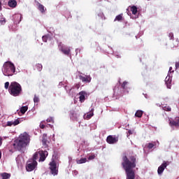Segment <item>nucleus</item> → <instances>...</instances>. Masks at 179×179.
<instances>
[{
  "instance_id": "f257e3e1",
  "label": "nucleus",
  "mask_w": 179,
  "mask_h": 179,
  "mask_svg": "<svg viewBox=\"0 0 179 179\" xmlns=\"http://www.w3.org/2000/svg\"><path fill=\"white\" fill-rule=\"evenodd\" d=\"M122 159V165L126 173V179H135V171L134 169L136 167V157L131 156L128 158L127 156H124Z\"/></svg>"
},
{
  "instance_id": "f03ea898",
  "label": "nucleus",
  "mask_w": 179,
  "mask_h": 179,
  "mask_svg": "<svg viewBox=\"0 0 179 179\" xmlns=\"http://www.w3.org/2000/svg\"><path fill=\"white\" fill-rule=\"evenodd\" d=\"M48 156V152L45 150H39L34 154L33 159L29 160L26 165L27 171H33L37 167V160L39 157V162H44Z\"/></svg>"
},
{
  "instance_id": "7ed1b4c3",
  "label": "nucleus",
  "mask_w": 179,
  "mask_h": 179,
  "mask_svg": "<svg viewBox=\"0 0 179 179\" xmlns=\"http://www.w3.org/2000/svg\"><path fill=\"white\" fill-rule=\"evenodd\" d=\"M29 143H30V136L27 133L25 132L21 134L18 139L14 141L13 146L14 149H16L20 152L22 151V149H23V148H26Z\"/></svg>"
},
{
  "instance_id": "20e7f679",
  "label": "nucleus",
  "mask_w": 179,
  "mask_h": 179,
  "mask_svg": "<svg viewBox=\"0 0 179 179\" xmlns=\"http://www.w3.org/2000/svg\"><path fill=\"white\" fill-rule=\"evenodd\" d=\"M1 71L4 76H13V75L17 73L15 64L11 62H6L3 65Z\"/></svg>"
},
{
  "instance_id": "39448f33",
  "label": "nucleus",
  "mask_w": 179,
  "mask_h": 179,
  "mask_svg": "<svg viewBox=\"0 0 179 179\" xmlns=\"http://www.w3.org/2000/svg\"><path fill=\"white\" fill-rule=\"evenodd\" d=\"M9 93L14 97H17L22 94V85L17 82H12L9 87Z\"/></svg>"
},
{
  "instance_id": "423d86ee",
  "label": "nucleus",
  "mask_w": 179,
  "mask_h": 179,
  "mask_svg": "<svg viewBox=\"0 0 179 179\" xmlns=\"http://www.w3.org/2000/svg\"><path fill=\"white\" fill-rule=\"evenodd\" d=\"M114 94L116 96H122L123 94H128L129 88L128 87V82L124 81L120 88L117 86L113 89Z\"/></svg>"
},
{
  "instance_id": "0eeeda50",
  "label": "nucleus",
  "mask_w": 179,
  "mask_h": 179,
  "mask_svg": "<svg viewBox=\"0 0 179 179\" xmlns=\"http://www.w3.org/2000/svg\"><path fill=\"white\" fill-rule=\"evenodd\" d=\"M78 156H80V158L76 159L77 164H83L87 162H89L86 156H85V149H81L80 148L78 149Z\"/></svg>"
},
{
  "instance_id": "6e6552de",
  "label": "nucleus",
  "mask_w": 179,
  "mask_h": 179,
  "mask_svg": "<svg viewBox=\"0 0 179 179\" xmlns=\"http://www.w3.org/2000/svg\"><path fill=\"white\" fill-rule=\"evenodd\" d=\"M173 70V67L169 68V71L168 73V76L165 78V85H166L167 89H171V80H172V75L171 72H174Z\"/></svg>"
},
{
  "instance_id": "1a4fd4ad",
  "label": "nucleus",
  "mask_w": 179,
  "mask_h": 179,
  "mask_svg": "<svg viewBox=\"0 0 179 179\" xmlns=\"http://www.w3.org/2000/svg\"><path fill=\"white\" fill-rule=\"evenodd\" d=\"M59 50L64 54V55H69L71 54V47L66 46L62 43L59 44Z\"/></svg>"
},
{
  "instance_id": "9d476101",
  "label": "nucleus",
  "mask_w": 179,
  "mask_h": 179,
  "mask_svg": "<svg viewBox=\"0 0 179 179\" xmlns=\"http://www.w3.org/2000/svg\"><path fill=\"white\" fill-rule=\"evenodd\" d=\"M50 166L51 174H52V176L58 175V169H57V163L55 162V161H52V162H50Z\"/></svg>"
},
{
  "instance_id": "9b49d317",
  "label": "nucleus",
  "mask_w": 179,
  "mask_h": 179,
  "mask_svg": "<svg viewBox=\"0 0 179 179\" xmlns=\"http://www.w3.org/2000/svg\"><path fill=\"white\" fill-rule=\"evenodd\" d=\"M168 163V162L164 161V162L158 167L157 173L159 176H162L163 174V172L164 171L167 166H169Z\"/></svg>"
},
{
  "instance_id": "f8f14e48",
  "label": "nucleus",
  "mask_w": 179,
  "mask_h": 179,
  "mask_svg": "<svg viewBox=\"0 0 179 179\" xmlns=\"http://www.w3.org/2000/svg\"><path fill=\"white\" fill-rule=\"evenodd\" d=\"M106 141L110 145H114V143L118 142V137L115 136H108L106 138Z\"/></svg>"
},
{
  "instance_id": "ddd939ff",
  "label": "nucleus",
  "mask_w": 179,
  "mask_h": 179,
  "mask_svg": "<svg viewBox=\"0 0 179 179\" xmlns=\"http://www.w3.org/2000/svg\"><path fill=\"white\" fill-rule=\"evenodd\" d=\"M13 19L14 20L15 24H19L20 22H22V19H23V16L20 13L15 14L13 16Z\"/></svg>"
},
{
  "instance_id": "4468645a",
  "label": "nucleus",
  "mask_w": 179,
  "mask_h": 179,
  "mask_svg": "<svg viewBox=\"0 0 179 179\" xmlns=\"http://www.w3.org/2000/svg\"><path fill=\"white\" fill-rule=\"evenodd\" d=\"M79 78L84 83H90V82H92V77L90 76H83L82 75H80L79 76Z\"/></svg>"
},
{
  "instance_id": "2eb2a0df",
  "label": "nucleus",
  "mask_w": 179,
  "mask_h": 179,
  "mask_svg": "<svg viewBox=\"0 0 179 179\" xmlns=\"http://www.w3.org/2000/svg\"><path fill=\"white\" fill-rule=\"evenodd\" d=\"M20 124V120L19 119H16L15 120L8 121L6 124V127H16V125H19Z\"/></svg>"
},
{
  "instance_id": "dca6fc26",
  "label": "nucleus",
  "mask_w": 179,
  "mask_h": 179,
  "mask_svg": "<svg viewBox=\"0 0 179 179\" xmlns=\"http://www.w3.org/2000/svg\"><path fill=\"white\" fill-rule=\"evenodd\" d=\"M94 109L93 108H91V110L84 115V120H90L93 115H94Z\"/></svg>"
},
{
  "instance_id": "f3484780",
  "label": "nucleus",
  "mask_w": 179,
  "mask_h": 179,
  "mask_svg": "<svg viewBox=\"0 0 179 179\" xmlns=\"http://www.w3.org/2000/svg\"><path fill=\"white\" fill-rule=\"evenodd\" d=\"M73 89H75V87H73L71 88H69V87H68L67 85L64 87V90H66V93L69 94V96H73V94H75Z\"/></svg>"
},
{
  "instance_id": "a211bd4d",
  "label": "nucleus",
  "mask_w": 179,
  "mask_h": 179,
  "mask_svg": "<svg viewBox=\"0 0 179 179\" xmlns=\"http://www.w3.org/2000/svg\"><path fill=\"white\" fill-rule=\"evenodd\" d=\"M79 99L80 103H84L85 100H86V92L85 91H81L79 92Z\"/></svg>"
},
{
  "instance_id": "6ab92c4d",
  "label": "nucleus",
  "mask_w": 179,
  "mask_h": 179,
  "mask_svg": "<svg viewBox=\"0 0 179 179\" xmlns=\"http://www.w3.org/2000/svg\"><path fill=\"white\" fill-rule=\"evenodd\" d=\"M159 143L158 141L152 142V143H149L147 145V148L148 149H153V148H156L157 146H159Z\"/></svg>"
},
{
  "instance_id": "aec40b11",
  "label": "nucleus",
  "mask_w": 179,
  "mask_h": 179,
  "mask_svg": "<svg viewBox=\"0 0 179 179\" xmlns=\"http://www.w3.org/2000/svg\"><path fill=\"white\" fill-rule=\"evenodd\" d=\"M8 1V0H4ZM8 5L10 6V8H16V6L17 5V2L16 0H8Z\"/></svg>"
},
{
  "instance_id": "412c9836",
  "label": "nucleus",
  "mask_w": 179,
  "mask_h": 179,
  "mask_svg": "<svg viewBox=\"0 0 179 179\" xmlns=\"http://www.w3.org/2000/svg\"><path fill=\"white\" fill-rule=\"evenodd\" d=\"M27 110H29V107H27V106H22L20 112H18L19 115H23V114H24Z\"/></svg>"
},
{
  "instance_id": "4be33fe9",
  "label": "nucleus",
  "mask_w": 179,
  "mask_h": 179,
  "mask_svg": "<svg viewBox=\"0 0 179 179\" xmlns=\"http://www.w3.org/2000/svg\"><path fill=\"white\" fill-rule=\"evenodd\" d=\"M70 118L72 121H78V114H76L75 111H71L70 113Z\"/></svg>"
},
{
  "instance_id": "5701e85b",
  "label": "nucleus",
  "mask_w": 179,
  "mask_h": 179,
  "mask_svg": "<svg viewBox=\"0 0 179 179\" xmlns=\"http://www.w3.org/2000/svg\"><path fill=\"white\" fill-rule=\"evenodd\" d=\"M170 127H179V118L169 122Z\"/></svg>"
},
{
  "instance_id": "b1692460",
  "label": "nucleus",
  "mask_w": 179,
  "mask_h": 179,
  "mask_svg": "<svg viewBox=\"0 0 179 179\" xmlns=\"http://www.w3.org/2000/svg\"><path fill=\"white\" fill-rule=\"evenodd\" d=\"M38 9L41 12V13H44V12H45V7H44L41 3H38Z\"/></svg>"
},
{
  "instance_id": "393cba45",
  "label": "nucleus",
  "mask_w": 179,
  "mask_h": 179,
  "mask_svg": "<svg viewBox=\"0 0 179 179\" xmlns=\"http://www.w3.org/2000/svg\"><path fill=\"white\" fill-rule=\"evenodd\" d=\"M142 115H143V111L138 110L135 113V117H137L138 118H141Z\"/></svg>"
},
{
  "instance_id": "a878e982",
  "label": "nucleus",
  "mask_w": 179,
  "mask_h": 179,
  "mask_svg": "<svg viewBox=\"0 0 179 179\" xmlns=\"http://www.w3.org/2000/svg\"><path fill=\"white\" fill-rule=\"evenodd\" d=\"M131 11L132 12L133 15H136V13H138V8L136 6H132L131 7Z\"/></svg>"
},
{
  "instance_id": "bb28decb",
  "label": "nucleus",
  "mask_w": 179,
  "mask_h": 179,
  "mask_svg": "<svg viewBox=\"0 0 179 179\" xmlns=\"http://www.w3.org/2000/svg\"><path fill=\"white\" fill-rule=\"evenodd\" d=\"M48 141H47V136L45 135H43V139H42V143H43V146H45V148H47L48 145Z\"/></svg>"
},
{
  "instance_id": "cd10ccee",
  "label": "nucleus",
  "mask_w": 179,
  "mask_h": 179,
  "mask_svg": "<svg viewBox=\"0 0 179 179\" xmlns=\"http://www.w3.org/2000/svg\"><path fill=\"white\" fill-rule=\"evenodd\" d=\"M1 176L2 177V179L10 178V174H9L8 173H1Z\"/></svg>"
},
{
  "instance_id": "c85d7f7f",
  "label": "nucleus",
  "mask_w": 179,
  "mask_h": 179,
  "mask_svg": "<svg viewBox=\"0 0 179 179\" xmlns=\"http://www.w3.org/2000/svg\"><path fill=\"white\" fill-rule=\"evenodd\" d=\"M122 20V14L117 15L114 20V22H121Z\"/></svg>"
},
{
  "instance_id": "c756f323",
  "label": "nucleus",
  "mask_w": 179,
  "mask_h": 179,
  "mask_svg": "<svg viewBox=\"0 0 179 179\" xmlns=\"http://www.w3.org/2000/svg\"><path fill=\"white\" fill-rule=\"evenodd\" d=\"M36 68L37 71H38L39 72H41V71L43 70V65L41 64H37L36 65Z\"/></svg>"
},
{
  "instance_id": "7c9ffc66",
  "label": "nucleus",
  "mask_w": 179,
  "mask_h": 179,
  "mask_svg": "<svg viewBox=\"0 0 179 179\" xmlns=\"http://www.w3.org/2000/svg\"><path fill=\"white\" fill-rule=\"evenodd\" d=\"M98 16L101 17V19H103V20L106 19V17L104 16V13L101 11L98 13Z\"/></svg>"
},
{
  "instance_id": "2f4dec72",
  "label": "nucleus",
  "mask_w": 179,
  "mask_h": 179,
  "mask_svg": "<svg viewBox=\"0 0 179 179\" xmlns=\"http://www.w3.org/2000/svg\"><path fill=\"white\" fill-rule=\"evenodd\" d=\"M42 40H43V41H44V43H47L48 40H50V37H48V36H47V35L43 36L42 37Z\"/></svg>"
},
{
  "instance_id": "473e14b6",
  "label": "nucleus",
  "mask_w": 179,
  "mask_h": 179,
  "mask_svg": "<svg viewBox=\"0 0 179 179\" xmlns=\"http://www.w3.org/2000/svg\"><path fill=\"white\" fill-rule=\"evenodd\" d=\"M38 101H40V98H38V96L35 95L34 98V103H38Z\"/></svg>"
},
{
  "instance_id": "72a5a7b5",
  "label": "nucleus",
  "mask_w": 179,
  "mask_h": 179,
  "mask_svg": "<svg viewBox=\"0 0 179 179\" xmlns=\"http://www.w3.org/2000/svg\"><path fill=\"white\" fill-rule=\"evenodd\" d=\"M95 157H96V155L94 154H92L88 157V160H93L94 159H95Z\"/></svg>"
},
{
  "instance_id": "f704fd0d",
  "label": "nucleus",
  "mask_w": 179,
  "mask_h": 179,
  "mask_svg": "<svg viewBox=\"0 0 179 179\" xmlns=\"http://www.w3.org/2000/svg\"><path fill=\"white\" fill-rule=\"evenodd\" d=\"M47 122H54V118L52 117H50L46 120Z\"/></svg>"
},
{
  "instance_id": "c9c22d12",
  "label": "nucleus",
  "mask_w": 179,
  "mask_h": 179,
  "mask_svg": "<svg viewBox=\"0 0 179 179\" xmlns=\"http://www.w3.org/2000/svg\"><path fill=\"white\" fill-rule=\"evenodd\" d=\"M10 86H9V82H6L5 83V85H4V87H5V89H8V91H9V87H10Z\"/></svg>"
},
{
  "instance_id": "e433bc0d",
  "label": "nucleus",
  "mask_w": 179,
  "mask_h": 179,
  "mask_svg": "<svg viewBox=\"0 0 179 179\" xmlns=\"http://www.w3.org/2000/svg\"><path fill=\"white\" fill-rule=\"evenodd\" d=\"M64 16H65V17H69V16H71V12L66 11V12L64 13Z\"/></svg>"
},
{
  "instance_id": "4c0bfd02",
  "label": "nucleus",
  "mask_w": 179,
  "mask_h": 179,
  "mask_svg": "<svg viewBox=\"0 0 179 179\" xmlns=\"http://www.w3.org/2000/svg\"><path fill=\"white\" fill-rule=\"evenodd\" d=\"M169 37L170 40H173L174 38V34L171 32L169 34Z\"/></svg>"
},
{
  "instance_id": "58836bf2",
  "label": "nucleus",
  "mask_w": 179,
  "mask_h": 179,
  "mask_svg": "<svg viewBox=\"0 0 179 179\" xmlns=\"http://www.w3.org/2000/svg\"><path fill=\"white\" fill-rule=\"evenodd\" d=\"M113 55L115 57H116V58H121V55L117 52H114Z\"/></svg>"
},
{
  "instance_id": "ea45409f",
  "label": "nucleus",
  "mask_w": 179,
  "mask_h": 179,
  "mask_svg": "<svg viewBox=\"0 0 179 179\" xmlns=\"http://www.w3.org/2000/svg\"><path fill=\"white\" fill-rule=\"evenodd\" d=\"M0 23L1 24H5V23H6V20H5V18H1V20H0Z\"/></svg>"
},
{
  "instance_id": "a19ab883",
  "label": "nucleus",
  "mask_w": 179,
  "mask_h": 179,
  "mask_svg": "<svg viewBox=\"0 0 179 179\" xmlns=\"http://www.w3.org/2000/svg\"><path fill=\"white\" fill-rule=\"evenodd\" d=\"M2 142H3V137L0 136V148L2 146Z\"/></svg>"
},
{
  "instance_id": "79ce46f5",
  "label": "nucleus",
  "mask_w": 179,
  "mask_h": 179,
  "mask_svg": "<svg viewBox=\"0 0 179 179\" xmlns=\"http://www.w3.org/2000/svg\"><path fill=\"white\" fill-rule=\"evenodd\" d=\"M175 66H176V71H177V69H179V62H176Z\"/></svg>"
},
{
  "instance_id": "37998d69",
  "label": "nucleus",
  "mask_w": 179,
  "mask_h": 179,
  "mask_svg": "<svg viewBox=\"0 0 179 179\" xmlns=\"http://www.w3.org/2000/svg\"><path fill=\"white\" fill-rule=\"evenodd\" d=\"M40 128H41V129H44V128H45V125H44L43 123H41Z\"/></svg>"
},
{
  "instance_id": "c03bdc74",
  "label": "nucleus",
  "mask_w": 179,
  "mask_h": 179,
  "mask_svg": "<svg viewBox=\"0 0 179 179\" xmlns=\"http://www.w3.org/2000/svg\"><path fill=\"white\" fill-rule=\"evenodd\" d=\"M165 111H171V108H170L169 106L165 108Z\"/></svg>"
},
{
  "instance_id": "a18cd8bd",
  "label": "nucleus",
  "mask_w": 179,
  "mask_h": 179,
  "mask_svg": "<svg viewBox=\"0 0 179 179\" xmlns=\"http://www.w3.org/2000/svg\"><path fill=\"white\" fill-rule=\"evenodd\" d=\"M73 174L74 176H78V171H76V170L73 171Z\"/></svg>"
},
{
  "instance_id": "49530a36",
  "label": "nucleus",
  "mask_w": 179,
  "mask_h": 179,
  "mask_svg": "<svg viewBox=\"0 0 179 179\" xmlns=\"http://www.w3.org/2000/svg\"><path fill=\"white\" fill-rule=\"evenodd\" d=\"M62 86H64V83L60 82V83H59V87H62Z\"/></svg>"
},
{
  "instance_id": "de8ad7c7",
  "label": "nucleus",
  "mask_w": 179,
  "mask_h": 179,
  "mask_svg": "<svg viewBox=\"0 0 179 179\" xmlns=\"http://www.w3.org/2000/svg\"><path fill=\"white\" fill-rule=\"evenodd\" d=\"M132 134H134V132L131 130L128 131V134L129 135H132Z\"/></svg>"
},
{
  "instance_id": "09e8293b",
  "label": "nucleus",
  "mask_w": 179,
  "mask_h": 179,
  "mask_svg": "<svg viewBox=\"0 0 179 179\" xmlns=\"http://www.w3.org/2000/svg\"><path fill=\"white\" fill-rule=\"evenodd\" d=\"M2 10V2L0 1V12Z\"/></svg>"
},
{
  "instance_id": "8fccbe9b",
  "label": "nucleus",
  "mask_w": 179,
  "mask_h": 179,
  "mask_svg": "<svg viewBox=\"0 0 179 179\" xmlns=\"http://www.w3.org/2000/svg\"><path fill=\"white\" fill-rule=\"evenodd\" d=\"M78 51H80V49H78V48L76 49V55H78Z\"/></svg>"
},
{
  "instance_id": "3c124183",
  "label": "nucleus",
  "mask_w": 179,
  "mask_h": 179,
  "mask_svg": "<svg viewBox=\"0 0 179 179\" xmlns=\"http://www.w3.org/2000/svg\"><path fill=\"white\" fill-rule=\"evenodd\" d=\"M71 161H72V158L71 157H69V162L71 163Z\"/></svg>"
},
{
  "instance_id": "603ef678",
  "label": "nucleus",
  "mask_w": 179,
  "mask_h": 179,
  "mask_svg": "<svg viewBox=\"0 0 179 179\" xmlns=\"http://www.w3.org/2000/svg\"><path fill=\"white\" fill-rule=\"evenodd\" d=\"M75 87H76V89H79V85L76 84Z\"/></svg>"
},
{
  "instance_id": "864d4df0",
  "label": "nucleus",
  "mask_w": 179,
  "mask_h": 179,
  "mask_svg": "<svg viewBox=\"0 0 179 179\" xmlns=\"http://www.w3.org/2000/svg\"><path fill=\"white\" fill-rule=\"evenodd\" d=\"M144 96H145V99H149V96H148V94H144Z\"/></svg>"
},
{
  "instance_id": "5fc2aeb1",
  "label": "nucleus",
  "mask_w": 179,
  "mask_h": 179,
  "mask_svg": "<svg viewBox=\"0 0 179 179\" xmlns=\"http://www.w3.org/2000/svg\"><path fill=\"white\" fill-rule=\"evenodd\" d=\"M2 138H3V141L4 139H8V137H7V136H3Z\"/></svg>"
},
{
  "instance_id": "6e6d98bb",
  "label": "nucleus",
  "mask_w": 179,
  "mask_h": 179,
  "mask_svg": "<svg viewBox=\"0 0 179 179\" xmlns=\"http://www.w3.org/2000/svg\"><path fill=\"white\" fill-rule=\"evenodd\" d=\"M2 157V153L0 152V159H1Z\"/></svg>"
},
{
  "instance_id": "4d7b16f0",
  "label": "nucleus",
  "mask_w": 179,
  "mask_h": 179,
  "mask_svg": "<svg viewBox=\"0 0 179 179\" xmlns=\"http://www.w3.org/2000/svg\"><path fill=\"white\" fill-rule=\"evenodd\" d=\"M49 126L50 127V128H52V127H54V126H52L51 124H49Z\"/></svg>"
},
{
  "instance_id": "13d9d810",
  "label": "nucleus",
  "mask_w": 179,
  "mask_h": 179,
  "mask_svg": "<svg viewBox=\"0 0 179 179\" xmlns=\"http://www.w3.org/2000/svg\"><path fill=\"white\" fill-rule=\"evenodd\" d=\"M176 41L178 43V39H176Z\"/></svg>"
},
{
  "instance_id": "bf43d9fd",
  "label": "nucleus",
  "mask_w": 179,
  "mask_h": 179,
  "mask_svg": "<svg viewBox=\"0 0 179 179\" xmlns=\"http://www.w3.org/2000/svg\"><path fill=\"white\" fill-rule=\"evenodd\" d=\"M32 179H34V178H32Z\"/></svg>"
}]
</instances>
